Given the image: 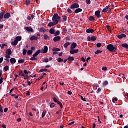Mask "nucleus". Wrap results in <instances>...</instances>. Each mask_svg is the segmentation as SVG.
Masks as SVG:
<instances>
[{
    "label": "nucleus",
    "mask_w": 128,
    "mask_h": 128,
    "mask_svg": "<svg viewBox=\"0 0 128 128\" xmlns=\"http://www.w3.org/2000/svg\"><path fill=\"white\" fill-rule=\"evenodd\" d=\"M52 20L53 22H50L48 24V26L49 27H52L58 24L59 20H60V16H58L57 14H55L53 15Z\"/></svg>",
    "instance_id": "f257e3e1"
},
{
    "label": "nucleus",
    "mask_w": 128,
    "mask_h": 128,
    "mask_svg": "<svg viewBox=\"0 0 128 128\" xmlns=\"http://www.w3.org/2000/svg\"><path fill=\"white\" fill-rule=\"evenodd\" d=\"M106 49L111 52H115L116 50V48L114 47V45L112 44H108Z\"/></svg>",
    "instance_id": "f03ea898"
},
{
    "label": "nucleus",
    "mask_w": 128,
    "mask_h": 128,
    "mask_svg": "<svg viewBox=\"0 0 128 128\" xmlns=\"http://www.w3.org/2000/svg\"><path fill=\"white\" fill-rule=\"evenodd\" d=\"M80 7L79 4L77 3H74L73 4H72L70 8V9L74 10V9H76Z\"/></svg>",
    "instance_id": "7ed1b4c3"
},
{
    "label": "nucleus",
    "mask_w": 128,
    "mask_h": 128,
    "mask_svg": "<svg viewBox=\"0 0 128 128\" xmlns=\"http://www.w3.org/2000/svg\"><path fill=\"white\" fill-rule=\"evenodd\" d=\"M78 52H79L78 49H76V50L70 49V54H77Z\"/></svg>",
    "instance_id": "20e7f679"
},
{
    "label": "nucleus",
    "mask_w": 128,
    "mask_h": 128,
    "mask_svg": "<svg viewBox=\"0 0 128 128\" xmlns=\"http://www.w3.org/2000/svg\"><path fill=\"white\" fill-rule=\"evenodd\" d=\"M61 37L60 36H56L54 38H53V40L54 42H59L60 40Z\"/></svg>",
    "instance_id": "39448f33"
},
{
    "label": "nucleus",
    "mask_w": 128,
    "mask_h": 128,
    "mask_svg": "<svg viewBox=\"0 0 128 128\" xmlns=\"http://www.w3.org/2000/svg\"><path fill=\"white\" fill-rule=\"evenodd\" d=\"M25 30H26V32H34V30L30 27H25Z\"/></svg>",
    "instance_id": "423d86ee"
},
{
    "label": "nucleus",
    "mask_w": 128,
    "mask_h": 128,
    "mask_svg": "<svg viewBox=\"0 0 128 128\" xmlns=\"http://www.w3.org/2000/svg\"><path fill=\"white\" fill-rule=\"evenodd\" d=\"M95 15L98 18H100V10H96L95 12Z\"/></svg>",
    "instance_id": "0eeeda50"
},
{
    "label": "nucleus",
    "mask_w": 128,
    "mask_h": 128,
    "mask_svg": "<svg viewBox=\"0 0 128 128\" xmlns=\"http://www.w3.org/2000/svg\"><path fill=\"white\" fill-rule=\"evenodd\" d=\"M126 37V36L125 34H120V35L117 36V38L119 39H122Z\"/></svg>",
    "instance_id": "6e6552de"
},
{
    "label": "nucleus",
    "mask_w": 128,
    "mask_h": 128,
    "mask_svg": "<svg viewBox=\"0 0 128 128\" xmlns=\"http://www.w3.org/2000/svg\"><path fill=\"white\" fill-rule=\"evenodd\" d=\"M94 32V30L92 28H88L86 30L87 34H92Z\"/></svg>",
    "instance_id": "1a4fd4ad"
},
{
    "label": "nucleus",
    "mask_w": 128,
    "mask_h": 128,
    "mask_svg": "<svg viewBox=\"0 0 128 128\" xmlns=\"http://www.w3.org/2000/svg\"><path fill=\"white\" fill-rule=\"evenodd\" d=\"M76 46H77V44L76 42H73L71 44L70 50L74 49L76 48Z\"/></svg>",
    "instance_id": "9d476101"
},
{
    "label": "nucleus",
    "mask_w": 128,
    "mask_h": 128,
    "mask_svg": "<svg viewBox=\"0 0 128 128\" xmlns=\"http://www.w3.org/2000/svg\"><path fill=\"white\" fill-rule=\"evenodd\" d=\"M43 51L42 52V53L43 54H46V52H48V46H44V48Z\"/></svg>",
    "instance_id": "9b49d317"
},
{
    "label": "nucleus",
    "mask_w": 128,
    "mask_h": 128,
    "mask_svg": "<svg viewBox=\"0 0 128 128\" xmlns=\"http://www.w3.org/2000/svg\"><path fill=\"white\" fill-rule=\"evenodd\" d=\"M40 52H41L40 50H38L37 52H35V53L33 54L32 56L34 58L37 56H38L40 53Z\"/></svg>",
    "instance_id": "f8f14e48"
},
{
    "label": "nucleus",
    "mask_w": 128,
    "mask_h": 128,
    "mask_svg": "<svg viewBox=\"0 0 128 128\" xmlns=\"http://www.w3.org/2000/svg\"><path fill=\"white\" fill-rule=\"evenodd\" d=\"M38 39V38L36 36H32L30 38V40H37Z\"/></svg>",
    "instance_id": "ddd939ff"
},
{
    "label": "nucleus",
    "mask_w": 128,
    "mask_h": 128,
    "mask_svg": "<svg viewBox=\"0 0 128 128\" xmlns=\"http://www.w3.org/2000/svg\"><path fill=\"white\" fill-rule=\"evenodd\" d=\"M11 64H14L16 63V59L14 58H11L10 60Z\"/></svg>",
    "instance_id": "4468645a"
},
{
    "label": "nucleus",
    "mask_w": 128,
    "mask_h": 128,
    "mask_svg": "<svg viewBox=\"0 0 128 128\" xmlns=\"http://www.w3.org/2000/svg\"><path fill=\"white\" fill-rule=\"evenodd\" d=\"M10 17V13H6L5 14L4 16V18L6 19H8Z\"/></svg>",
    "instance_id": "2eb2a0df"
},
{
    "label": "nucleus",
    "mask_w": 128,
    "mask_h": 128,
    "mask_svg": "<svg viewBox=\"0 0 128 128\" xmlns=\"http://www.w3.org/2000/svg\"><path fill=\"white\" fill-rule=\"evenodd\" d=\"M82 12V8H78L77 9H76V10L74 11V12H75L76 14H77L78 12Z\"/></svg>",
    "instance_id": "dca6fc26"
},
{
    "label": "nucleus",
    "mask_w": 128,
    "mask_h": 128,
    "mask_svg": "<svg viewBox=\"0 0 128 128\" xmlns=\"http://www.w3.org/2000/svg\"><path fill=\"white\" fill-rule=\"evenodd\" d=\"M12 54V52L10 48H8L7 49V50H6V54H7L8 55L10 56Z\"/></svg>",
    "instance_id": "f3484780"
},
{
    "label": "nucleus",
    "mask_w": 128,
    "mask_h": 128,
    "mask_svg": "<svg viewBox=\"0 0 128 128\" xmlns=\"http://www.w3.org/2000/svg\"><path fill=\"white\" fill-rule=\"evenodd\" d=\"M18 44V41L14 40V41L11 42V45L16 46Z\"/></svg>",
    "instance_id": "a211bd4d"
},
{
    "label": "nucleus",
    "mask_w": 128,
    "mask_h": 128,
    "mask_svg": "<svg viewBox=\"0 0 128 128\" xmlns=\"http://www.w3.org/2000/svg\"><path fill=\"white\" fill-rule=\"evenodd\" d=\"M22 40L21 36H17L14 38V40H16L18 42H20Z\"/></svg>",
    "instance_id": "6ab92c4d"
},
{
    "label": "nucleus",
    "mask_w": 128,
    "mask_h": 128,
    "mask_svg": "<svg viewBox=\"0 0 128 128\" xmlns=\"http://www.w3.org/2000/svg\"><path fill=\"white\" fill-rule=\"evenodd\" d=\"M122 48H125L126 50H128V44L126 43H124L122 44Z\"/></svg>",
    "instance_id": "aec40b11"
},
{
    "label": "nucleus",
    "mask_w": 128,
    "mask_h": 128,
    "mask_svg": "<svg viewBox=\"0 0 128 128\" xmlns=\"http://www.w3.org/2000/svg\"><path fill=\"white\" fill-rule=\"evenodd\" d=\"M88 20L90 22H94L95 20V18L93 16H90Z\"/></svg>",
    "instance_id": "412c9836"
},
{
    "label": "nucleus",
    "mask_w": 128,
    "mask_h": 128,
    "mask_svg": "<svg viewBox=\"0 0 128 128\" xmlns=\"http://www.w3.org/2000/svg\"><path fill=\"white\" fill-rule=\"evenodd\" d=\"M62 22H66V20H68V16H62Z\"/></svg>",
    "instance_id": "4be33fe9"
},
{
    "label": "nucleus",
    "mask_w": 128,
    "mask_h": 128,
    "mask_svg": "<svg viewBox=\"0 0 128 128\" xmlns=\"http://www.w3.org/2000/svg\"><path fill=\"white\" fill-rule=\"evenodd\" d=\"M60 33V30H58L54 33V36H59Z\"/></svg>",
    "instance_id": "5701e85b"
},
{
    "label": "nucleus",
    "mask_w": 128,
    "mask_h": 128,
    "mask_svg": "<svg viewBox=\"0 0 128 128\" xmlns=\"http://www.w3.org/2000/svg\"><path fill=\"white\" fill-rule=\"evenodd\" d=\"M67 60H68L70 62H72L74 60V58L73 56H69Z\"/></svg>",
    "instance_id": "b1692460"
},
{
    "label": "nucleus",
    "mask_w": 128,
    "mask_h": 128,
    "mask_svg": "<svg viewBox=\"0 0 128 128\" xmlns=\"http://www.w3.org/2000/svg\"><path fill=\"white\" fill-rule=\"evenodd\" d=\"M4 15V11L1 12L0 14V19H2Z\"/></svg>",
    "instance_id": "393cba45"
},
{
    "label": "nucleus",
    "mask_w": 128,
    "mask_h": 128,
    "mask_svg": "<svg viewBox=\"0 0 128 128\" xmlns=\"http://www.w3.org/2000/svg\"><path fill=\"white\" fill-rule=\"evenodd\" d=\"M55 30L54 28H50V30H49V33L52 34H54Z\"/></svg>",
    "instance_id": "a878e982"
},
{
    "label": "nucleus",
    "mask_w": 128,
    "mask_h": 128,
    "mask_svg": "<svg viewBox=\"0 0 128 128\" xmlns=\"http://www.w3.org/2000/svg\"><path fill=\"white\" fill-rule=\"evenodd\" d=\"M8 69H9V66H4V72H8Z\"/></svg>",
    "instance_id": "bb28decb"
},
{
    "label": "nucleus",
    "mask_w": 128,
    "mask_h": 128,
    "mask_svg": "<svg viewBox=\"0 0 128 128\" xmlns=\"http://www.w3.org/2000/svg\"><path fill=\"white\" fill-rule=\"evenodd\" d=\"M91 38V41L92 42H94L95 40H96V37L95 36H92Z\"/></svg>",
    "instance_id": "cd10ccee"
},
{
    "label": "nucleus",
    "mask_w": 128,
    "mask_h": 128,
    "mask_svg": "<svg viewBox=\"0 0 128 128\" xmlns=\"http://www.w3.org/2000/svg\"><path fill=\"white\" fill-rule=\"evenodd\" d=\"M70 42H66V43H65L64 44V48H67L68 47V46H70Z\"/></svg>",
    "instance_id": "c85d7f7f"
},
{
    "label": "nucleus",
    "mask_w": 128,
    "mask_h": 128,
    "mask_svg": "<svg viewBox=\"0 0 128 128\" xmlns=\"http://www.w3.org/2000/svg\"><path fill=\"white\" fill-rule=\"evenodd\" d=\"M52 51L54 52H57V51H60V49L59 48H52Z\"/></svg>",
    "instance_id": "c756f323"
},
{
    "label": "nucleus",
    "mask_w": 128,
    "mask_h": 128,
    "mask_svg": "<svg viewBox=\"0 0 128 128\" xmlns=\"http://www.w3.org/2000/svg\"><path fill=\"white\" fill-rule=\"evenodd\" d=\"M46 114V110H43V112H42V118H44V116H45Z\"/></svg>",
    "instance_id": "7c9ffc66"
},
{
    "label": "nucleus",
    "mask_w": 128,
    "mask_h": 128,
    "mask_svg": "<svg viewBox=\"0 0 128 128\" xmlns=\"http://www.w3.org/2000/svg\"><path fill=\"white\" fill-rule=\"evenodd\" d=\"M18 64H24V59H21L18 60Z\"/></svg>",
    "instance_id": "2f4dec72"
},
{
    "label": "nucleus",
    "mask_w": 128,
    "mask_h": 128,
    "mask_svg": "<svg viewBox=\"0 0 128 128\" xmlns=\"http://www.w3.org/2000/svg\"><path fill=\"white\" fill-rule=\"evenodd\" d=\"M46 31V30L45 28H40V32H44Z\"/></svg>",
    "instance_id": "473e14b6"
},
{
    "label": "nucleus",
    "mask_w": 128,
    "mask_h": 128,
    "mask_svg": "<svg viewBox=\"0 0 128 128\" xmlns=\"http://www.w3.org/2000/svg\"><path fill=\"white\" fill-rule=\"evenodd\" d=\"M102 50H96V52H94L95 54H99L102 52Z\"/></svg>",
    "instance_id": "72a5a7b5"
},
{
    "label": "nucleus",
    "mask_w": 128,
    "mask_h": 128,
    "mask_svg": "<svg viewBox=\"0 0 128 128\" xmlns=\"http://www.w3.org/2000/svg\"><path fill=\"white\" fill-rule=\"evenodd\" d=\"M57 62H64V59L61 58H58L57 60Z\"/></svg>",
    "instance_id": "f704fd0d"
},
{
    "label": "nucleus",
    "mask_w": 128,
    "mask_h": 128,
    "mask_svg": "<svg viewBox=\"0 0 128 128\" xmlns=\"http://www.w3.org/2000/svg\"><path fill=\"white\" fill-rule=\"evenodd\" d=\"M27 54H28V56H30V54H32V50H28Z\"/></svg>",
    "instance_id": "c9c22d12"
},
{
    "label": "nucleus",
    "mask_w": 128,
    "mask_h": 128,
    "mask_svg": "<svg viewBox=\"0 0 128 128\" xmlns=\"http://www.w3.org/2000/svg\"><path fill=\"white\" fill-rule=\"evenodd\" d=\"M55 106H56V104L54 102H52L50 104V108H54Z\"/></svg>",
    "instance_id": "e433bc0d"
},
{
    "label": "nucleus",
    "mask_w": 128,
    "mask_h": 128,
    "mask_svg": "<svg viewBox=\"0 0 128 128\" xmlns=\"http://www.w3.org/2000/svg\"><path fill=\"white\" fill-rule=\"evenodd\" d=\"M44 40H48V38H50V36H48L46 35V34H44Z\"/></svg>",
    "instance_id": "4c0bfd02"
},
{
    "label": "nucleus",
    "mask_w": 128,
    "mask_h": 128,
    "mask_svg": "<svg viewBox=\"0 0 128 128\" xmlns=\"http://www.w3.org/2000/svg\"><path fill=\"white\" fill-rule=\"evenodd\" d=\"M112 102L116 104L118 102V98H116L112 100Z\"/></svg>",
    "instance_id": "58836bf2"
},
{
    "label": "nucleus",
    "mask_w": 128,
    "mask_h": 128,
    "mask_svg": "<svg viewBox=\"0 0 128 128\" xmlns=\"http://www.w3.org/2000/svg\"><path fill=\"white\" fill-rule=\"evenodd\" d=\"M46 71H48V69H40L39 72H46Z\"/></svg>",
    "instance_id": "ea45409f"
},
{
    "label": "nucleus",
    "mask_w": 128,
    "mask_h": 128,
    "mask_svg": "<svg viewBox=\"0 0 128 128\" xmlns=\"http://www.w3.org/2000/svg\"><path fill=\"white\" fill-rule=\"evenodd\" d=\"M81 100H82L83 102H86V100L85 98H84L82 96H80Z\"/></svg>",
    "instance_id": "a19ab883"
},
{
    "label": "nucleus",
    "mask_w": 128,
    "mask_h": 128,
    "mask_svg": "<svg viewBox=\"0 0 128 128\" xmlns=\"http://www.w3.org/2000/svg\"><path fill=\"white\" fill-rule=\"evenodd\" d=\"M38 60V58H36L34 57V56L33 57H31L30 58V60H32V61H34V60Z\"/></svg>",
    "instance_id": "79ce46f5"
},
{
    "label": "nucleus",
    "mask_w": 128,
    "mask_h": 128,
    "mask_svg": "<svg viewBox=\"0 0 128 128\" xmlns=\"http://www.w3.org/2000/svg\"><path fill=\"white\" fill-rule=\"evenodd\" d=\"M67 12H68L69 14H72V11L71 9L68 8V9H67Z\"/></svg>",
    "instance_id": "37998d69"
},
{
    "label": "nucleus",
    "mask_w": 128,
    "mask_h": 128,
    "mask_svg": "<svg viewBox=\"0 0 128 128\" xmlns=\"http://www.w3.org/2000/svg\"><path fill=\"white\" fill-rule=\"evenodd\" d=\"M22 54L24 56H25L26 54V53L27 52V50H26V49L24 48H23V50H22Z\"/></svg>",
    "instance_id": "c03bdc74"
},
{
    "label": "nucleus",
    "mask_w": 128,
    "mask_h": 128,
    "mask_svg": "<svg viewBox=\"0 0 128 128\" xmlns=\"http://www.w3.org/2000/svg\"><path fill=\"white\" fill-rule=\"evenodd\" d=\"M30 0H26V6H29L30 4Z\"/></svg>",
    "instance_id": "a18cd8bd"
},
{
    "label": "nucleus",
    "mask_w": 128,
    "mask_h": 128,
    "mask_svg": "<svg viewBox=\"0 0 128 128\" xmlns=\"http://www.w3.org/2000/svg\"><path fill=\"white\" fill-rule=\"evenodd\" d=\"M44 62L47 63L48 62V58H44V60H42Z\"/></svg>",
    "instance_id": "49530a36"
},
{
    "label": "nucleus",
    "mask_w": 128,
    "mask_h": 128,
    "mask_svg": "<svg viewBox=\"0 0 128 128\" xmlns=\"http://www.w3.org/2000/svg\"><path fill=\"white\" fill-rule=\"evenodd\" d=\"M24 79L26 80H28L30 78V76H28V75H25L24 76Z\"/></svg>",
    "instance_id": "de8ad7c7"
},
{
    "label": "nucleus",
    "mask_w": 128,
    "mask_h": 128,
    "mask_svg": "<svg viewBox=\"0 0 128 128\" xmlns=\"http://www.w3.org/2000/svg\"><path fill=\"white\" fill-rule=\"evenodd\" d=\"M108 84V81H104V83H103V85H104V86H106Z\"/></svg>",
    "instance_id": "09e8293b"
},
{
    "label": "nucleus",
    "mask_w": 128,
    "mask_h": 128,
    "mask_svg": "<svg viewBox=\"0 0 128 128\" xmlns=\"http://www.w3.org/2000/svg\"><path fill=\"white\" fill-rule=\"evenodd\" d=\"M86 2L87 4H90V0H86Z\"/></svg>",
    "instance_id": "8fccbe9b"
},
{
    "label": "nucleus",
    "mask_w": 128,
    "mask_h": 128,
    "mask_svg": "<svg viewBox=\"0 0 128 128\" xmlns=\"http://www.w3.org/2000/svg\"><path fill=\"white\" fill-rule=\"evenodd\" d=\"M96 86V88H99L100 86L98 84H93V87Z\"/></svg>",
    "instance_id": "3c124183"
},
{
    "label": "nucleus",
    "mask_w": 128,
    "mask_h": 128,
    "mask_svg": "<svg viewBox=\"0 0 128 128\" xmlns=\"http://www.w3.org/2000/svg\"><path fill=\"white\" fill-rule=\"evenodd\" d=\"M104 9H106V10H108L109 12H110V10H111L110 8H109V6H106L104 8Z\"/></svg>",
    "instance_id": "603ef678"
},
{
    "label": "nucleus",
    "mask_w": 128,
    "mask_h": 128,
    "mask_svg": "<svg viewBox=\"0 0 128 128\" xmlns=\"http://www.w3.org/2000/svg\"><path fill=\"white\" fill-rule=\"evenodd\" d=\"M106 28L108 29V31L110 32L111 29L109 25L106 26Z\"/></svg>",
    "instance_id": "864d4df0"
},
{
    "label": "nucleus",
    "mask_w": 128,
    "mask_h": 128,
    "mask_svg": "<svg viewBox=\"0 0 128 128\" xmlns=\"http://www.w3.org/2000/svg\"><path fill=\"white\" fill-rule=\"evenodd\" d=\"M100 46H102V44L100 43L96 44V47L100 48Z\"/></svg>",
    "instance_id": "5fc2aeb1"
},
{
    "label": "nucleus",
    "mask_w": 128,
    "mask_h": 128,
    "mask_svg": "<svg viewBox=\"0 0 128 128\" xmlns=\"http://www.w3.org/2000/svg\"><path fill=\"white\" fill-rule=\"evenodd\" d=\"M86 38H87V40H88V42L92 41V40H91V38H90V36H88V37Z\"/></svg>",
    "instance_id": "6e6d98bb"
},
{
    "label": "nucleus",
    "mask_w": 128,
    "mask_h": 128,
    "mask_svg": "<svg viewBox=\"0 0 128 128\" xmlns=\"http://www.w3.org/2000/svg\"><path fill=\"white\" fill-rule=\"evenodd\" d=\"M52 100H53L54 102H58L57 100V99L56 98V97H53Z\"/></svg>",
    "instance_id": "4d7b16f0"
},
{
    "label": "nucleus",
    "mask_w": 128,
    "mask_h": 128,
    "mask_svg": "<svg viewBox=\"0 0 128 128\" xmlns=\"http://www.w3.org/2000/svg\"><path fill=\"white\" fill-rule=\"evenodd\" d=\"M102 70H104V71L107 70V67H106V66L102 67Z\"/></svg>",
    "instance_id": "13d9d810"
},
{
    "label": "nucleus",
    "mask_w": 128,
    "mask_h": 128,
    "mask_svg": "<svg viewBox=\"0 0 128 128\" xmlns=\"http://www.w3.org/2000/svg\"><path fill=\"white\" fill-rule=\"evenodd\" d=\"M4 46H7V45H6V44H2V45L0 46L1 49L4 48Z\"/></svg>",
    "instance_id": "bf43d9fd"
},
{
    "label": "nucleus",
    "mask_w": 128,
    "mask_h": 128,
    "mask_svg": "<svg viewBox=\"0 0 128 128\" xmlns=\"http://www.w3.org/2000/svg\"><path fill=\"white\" fill-rule=\"evenodd\" d=\"M13 3V0H8V4H12Z\"/></svg>",
    "instance_id": "052dcab7"
},
{
    "label": "nucleus",
    "mask_w": 128,
    "mask_h": 128,
    "mask_svg": "<svg viewBox=\"0 0 128 128\" xmlns=\"http://www.w3.org/2000/svg\"><path fill=\"white\" fill-rule=\"evenodd\" d=\"M100 91H102V90L100 88H98V90H96V93L99 94Z\"/></svg>",
    "instance_id": "680f3d73"
},
{
    "label": "nucleus",
    "mask_w": 128,
    "mask_h": 128,
    "mask_svg": "<svg viewBox=\"0 0 128 128\" xmlns=\"http://www.w3.org/2000/svg\"><path fill=\"white\" fill-rule=\"evenodd\" d=\"M81 60H82L83 62H86V58H84V57L81 58Z\"/></svg>",
    "instance_id": "e2e57ef3"
},
{
    "label": "nucleus",
    "mask_w": 128,
    "mask_h": 128,
    "mask_svg": "<svg viewBox=\"0 0 128 128\" xmlns=\"http://www.w3.org/2000/svg\"><path fill=\"white\" fill-rule=\"evenodd\" d=\"M24 74H25L26 75H28V72L27 71V70H24Z\"/></svg>",
    "instance_id": "0e129e2a"
},
{
    "label": "nucleus",
    "mask_w": 128,
    "mask_h": 128,
    "mask_svg": "<svg viewBox=\"0 0 128 128\" xmlns=\"http://www.w3.org/2000/svg\"><path fill=\"white\" fill-rule=\"evenodd\" d=\"M3 60H4V58L3 57H1L0 58V64H2V61H3Z\"/></svg>",
    "instance_id": "69168bd1"
},
{
    "label": "nucleus",
    "mask_w": 128,
    "mask_h": 128,
    "mask_svg": "<svg viewBox=\"0 0 128 128\" xmlns=\"http://www.w3.org/2000/svg\"><path fill=\"white\" fill-rule=\"evenodd\" d=\"M8 110V108H5V109H4V112H6Z\"/></svg>",
    "instance_id": "338daca9"
},
{
    "label": "nucleus",
    "mask_w": 128,
    "mask_h": 128,
    "mask_svg": "<svg viewBox=\"0 0 128 128\" xmlns=\"http://www.w3.org/2000/svg\"><path fill=\"white\" fill-rule=\"evenodd\" d=\"M66 40H70V36L66 38Z\"/></svg>",
    "instance_id": "774afa93"
}]
</instances>
